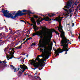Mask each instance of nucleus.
I'll return each instance as SVG.
<instances>
[{
    "mask_svg": "<svg viewBox=\"0 0 80 80\" xmlns=\"http://www.w3.org/2000/svg\"><path fill=\"white\" fill-rule=\"evenodd\" d=\"M22 11L18 10L17 12L16 13L14 16L10 13L9 18H11L12 19H14V20H17L16 18H18V17L22 16Z\"/></svg>",
    "mask_w": 80,
    "mask_h": 80,
    "instance_id": "f257e3e1",
    "label": "nucleus"
},
{
    "mask_svg": "<svg viewBox=\"0 0 80 80\" xmlns=\"http://www.w3.org/2000/svg\"><path fill=\"white\" fill-rule=\"evenodd\" d=\"M0 12H2L4 17H5L6 18H10V13L8 12V10H5L3 8H2V11H1Z\"/></svg>",
    "mask_w": 80,
    "mask_h": 80,
    "instance_id": "f03ea898",
    "label": "nucleus"
},
{
    "mask_svg": "<svg viewBox=\"0 0 80 80\" xmlns=\"http://www.w3.org/2000/svg\"><path fill=\"white\" fill-rule=\"evenodd\" d=\"M43 41L45 44H48V37H45L43 38Z\"/></svg>",
    "mask_w": 80,
    "mask_h": 80,
    "instance_id": "7ed1b4c3",
    "label": "nucleus"
},
{
    "mask_svg": "<svg viewBox=\"0 0 80 80\" xmlns=\"http://www.w3.org/2000/svg\"><path fill=\"white\" fill-rule=\"evenodd\" d=\"M10 67H11V69H12V70H14V72H18V69L17 70V68H15V67L13 66V65H11L10 66Z\"/></svg>",
    "mask_w": 80,
    "mask_h": 80,
    "instance_id": "20e7f679",
    "label": "nucleus"
},
{
    "mask_svg": "<svg viewBox=\"0 0 80 80\" xmlns=\"http://www.w3.org/2000/svg\"><path fill=\"white\" fill-rule=\"evenodd\" d=\"M63 50V48L58 49V51H57L56 53H57V54H59L61 53H63V52H64Z\"/></svg>",
    "mask_w": 80,
    "mask_h": 80,
    "instance_id": "39448f33",
    "label": "nucleus"
},
{
    "mask_svg": "<svg viewBox=\"0 0 80 80\" xmlns=\"http://www.w3.org/2000/svg\"><path fill=\"white\" fill-rule=\"evenodd\" d=\"M3 68H5V67H7V66H8V65H7V64H6V63H7V62L3 61Z\"/></svg>",
    "mask_w": 80,
    "mask_h": 80,
    "instance_id": "423d86ee",
    "label": "nucleus"
},
{
    "mask_svg": "<svg viewBox=\"0 0 80 80\" xmlns=\"http://www.w3.org/2000/svg\"><path fill=\"white\" fill-rule=\"evenodd\" d=\"M72 3H73L72 2H69V3H66V5L67 6V7H72V5H71V4H72Z\"/></svg>",
    "mask_w": 80,
    "mask_h": 80,
    "instance_id": "0eeeda50",
    "label": "nucleus"
},
{
    "mask_svg": "<svg viewBox=\"0 0 80 80\" xmlns=\"http://www.w3.org/2000/svg\"><path fill=\"white\" fill-rule=\"evenodd\" d=\"M62 41L64 44V46H65L67 45V43H68V41H66L65 40H64V39H62Z\"/></svg>",
    "mask_w": 80,
    "mask_h": 80,
    "instance_id": "6e6552de",
    "label": "nucleus"
},
{
    "mask_svg": "<svg viewBox=\"0 0 80 80\" xmlns=\"http://www.w3.org/2000/svg\"><path fill=\"white\" fill-rule=\"evenodd\" d=\"M62 28H63V26H62V25L60 24L59 25V27H58V28L59 29L61 30H63Z\"/></svg>",
    "mask_w": 80,
    "mask_h": 80,
    "instance_id": "1a4fd4ad",
    "label": "nucleus"
},
{
    "mask_svg": "<svg viewBox=\"0 0 80 80\" xmlns=\"http://www.w3.org/2000/svg\"><path fill=\"white\" fill-rule=\"evenodd\" d=\"M68 44H67L66 46H64V47H63L62 48L64 49H67V48H68Z\"/></svg>",
    "mask_w": 80,
    "mask_h": 80,
    "instance_id": "9d476101",
    "label": "nucleus"
},
{
    "mask_svg": "<svg viewBox=\"0 0 80 80\" xmlns=\"http://www.w3.org/2000/svg\"><path fill=\"white\" fill-rule=\"evenodd\" d=\"M24 69H22L21 70V72H22V73H23V72H25V70H27V69H28V67H26V68H24Z\"/></svg>",
    "mask_w": 80,
    "mask_h": 80,
    "instance_id": "9b49d317",
    "label": "nucleus"
},
{
    "mask_svg": "<svg viewBox=\"0 0 80 80\" xmlns=\"http://www.w3.org/2000/svg\"><path fill=\"white\" fill-rule=\"evenodd\" d=\"M23 74V72H22L20 71L18 72L17 74V75H22Z\"/></svg>",
    "mask_w": 80,
    "mask_h": 80,
    "instance_id": "f8f14e48",
    "label": "nucleus"
},
{
    "mask_svg": "<svg viewBox=\"0 0 80 80\" xmlns=\"http://www.w3.org/2000/svg\"><path fill=\"white\" fill-rule=\"evenodd\" d=\"M22 45H20V46L18 48V46L15 48V49H21L22 48Z\"/></svg>",
    "mask_w": 80,
    "mask_h": 80,
    "instance_id": "ddd939ff",
    "label": "nucleus"
},
{
    "mask_svg": "<svg viewBox=\"0 0 80 80\" xmlns=\"http://www.w3.org/2000/svg\"><path fill=\"white\" fill-rule=\"evenodd\" d=\"M50 56H51V55H49L48 56L47 55H46L45 56V59H48Z\"/></svg>",
    "mask_w": 80,
    "mask_h": 80,
    "instance_id": "4468645a",
    "label": "nucleus"
},
{
    "mask_svg": "<svg viewBox=\"0 0 80 80\" xmlns=\"http://www.w3.org/2000/svg\"><path fill=\"white\" fill-rule=\"evenodd\" d=\"M50 56H51V55H49L48 56L47 55H46L45 56V59H48Z\"/></svg>",
    "mask_w": 80,
    "mask_h": 80,
    "instance_id": "2eb2a0df",
    "label": "nucleus"
},
{
    "mask_svg": "<svg viewBox=\"0 0 80 80\" xmlns=\"http://www.w3.org/2000/svg\"><path fill=\"white\" fill-rule=\"evenodd\" d=\"M50 56H51V55H49L48 56L47 55H46L45 56V59H48Z\"/></svg>",
    "mask_w": 80,
    "mask_h": 80,
    "instance_id": "dca6fc26",
    "label": "nucleus"
},
{
    "mask_svg": "<svg viewBox=\"0 0 80 80\" xmlns=\"http://www.w3.org/2000/svg\"><path fill=\"white\" fill-rule=\"evenodd\" d=\"M5 33L3 32H1L0 33V37H2H2H5Z\"/></svg>",
    "mask_w": 80,
    "mask_h": 80,
    "instance_id": "f3484780",
    "label": "nucleus"
},
{
    "mask_svg": "<svg viewBox=\"0 0 80 80\" xmlns=\"http://www.w3.org/2000/svg\"><path fill=\"white\" fill-rule=\"evenodd\" d=\"M16 12H16V11H12L11 15H14V16H15V14L16 13H16Z\"/></svg>",
    "mask_w": 80,
    "mask_h": 80,
    "instance_id": "a211bd4d",
    "label": "nucleus"
},
{
    "mask_svg": "<svg viewBox=\"0 0 80 80\" xmlns=\"http://www.w3.org/2000/svg\"><path fill=\"white\" fill-rule=\"evenodd\" d=\"M61 44H62L61 45V46H62V47H65V44H64V43H63L62 41L61 42Z\"/></svg>",
    "mask_w": 80,
    "mask_h": 80,
    "instance_id": "6ab92c4d",
    "label": "nucleus"
},
{
    "mask_svg": "<svg viewBox=\"0 0 80 80\" xmlns=\"http://www.w3.org/2000/svg\"><path fill=\"white\" fill-rule=\"evenodd\" d=\"M54 33H56L57 35H58V36L60 35V33H58V32L57 31H54Z\"/></svg>",
    "mask_w": 80,
    "mask_h": 80,
    "instance_id": "aec40b11",
    "label": "nucleus"
},
{
    "mask_svg": "<svg viewBox=\"0 0 80 80\" xmlns=\"http://www.w3.org/2000/svg\"><path fill=\"white\" fill-rule=\"evenodd\" d=\"M27 14H28V12L25 13L22 12L21 16H22V15H27Z\"/></svg>",
    "mask_w": 80,
    "mask_h": 80,
    "instance_id": "412c9836",
    "label": "nucleus"
},
{
    "mask_svg": "<svg viewBox=\"0 0 80 80\" xmlns=\"http://www.w3.org/2000/svg\"><path fill=\"white\" fill-rule=\"evenodd\" d=\"M28 11V10H25V9H23L21 11L22 12H23L24 13H25V12H27V11Z\"/></svg>",
    "mask_w": 80,
    "mask_h": 80,
    "instance_id": "4be33fe9",
    "label": "nucleus"
},
{
    "mask_svg": "<svg viewBox=\"0 0 80 80\" xmlns=\"http://www.w3.org/2000/svg\"><path fill=\"white\" fill-rule=\"evenodd\" d=\"M19 67H24V68H26V67H27V66L26 65H20Z\"/></svg>",
    "mask_w": 80,
    "mask_h": 80,
    "instance_id": "5701e85b",
    "label": "nucleus"
},
{
    "mask_svg": "<svg viewBox=\"0 0 80 80\" xmlns=\"http://www.w3.org/2000/svg\"><path fill=\"white\" fill-rule=\"evenodd\" d=\"M39 47L41 48H45V46H42V45L41 44H40V46H39Z\"/></svg>",
    "mask_w": 80,
    "mask_h": 80,
    "instance_id": "b1692460",
    "label": "nucleus"
},
{
    "mask_svg": "<svg viewBox=\"0 0 80 80\" xmlns=\"http://www.w3.org/2000/svg\"><path fill=\"white\" fill-rule=\"evenodd\" d=\"M56 22H59V20H60V18H56Z\"/></svg>",
    "mask_w": 80,
    "mask_h": 80,
    "instance_id": "393cba45",
    "label": "nucleus"
},
{
    "mask_svg": "<svg viewBox=\"0 0 80 80\" xmlns=\"http://www.w3.org/2000/svg\"><path fill=\"white\" fill-rule=\"evenodd\" d=\"M41 34H40L41 35H42V34H44V33H45V32H43V31H41Z\"/></svg>",
    "mask_w": 80,
    "mask_h": 80,
    "instance_id": "a878e982",
    "label": "nucleus"
},
{
    "mask_svg": "<svg viewBox=\"0 0 80 80\" xmlns=\"http://www.w3.org/2000/svg\"><path fill=\"white\" fill-rule=\"evenodd\" d=\"M39 59H40V58L39 57H37V58L35 59V60L36 61H39Z\"/></svg>",
    "mask_w": 80,
    "mask_h": 80,
    "instance_id": "bb28decb",
    "label": "nucleus"
},
{
    "mask_svg": "<svg viewBox=\"0 0 80 80\" xmlns=\"http://www.w3.org/2000/svg\"><path fill=\"white\" fill-rule=\"evenodd\" d=\"M33 17L34 18H38V17L35 15L33 16Z\"/></svg>",
    "mask_w": 80,
    "mask_h": 80,
    "instance_id": "cd10ccee",
    "label": "nucleus"
},
{
    "mask_svg": "<svg viewBox=\"0 0 80 80\" xmlns=\"http://www.w3.org/2000/svg\"><path fill=\"white\" fill-rule=\"evenodd\" d=\"M20 22H24V23L25 24H27V22H25V21H24V20H21L20 21Z\"/></svg>",
    "mask_w": 80,
    "mask_h": 80,
    "instance_id": "c85d7f7f",
    "label": "nucleus"
},
{
    "mask_svg": "<svg viewBox=\"0 0 80 80\" xmlns=\"http://www.w3.org/2000/svg\"><path fill=\"white\" fill-rule=\"evenodd\" d=\"M27 12H28L29 13H30V14L32 13V12H31V11H30V10H28Z\"/></svg>",
    "mask_w": 80,
    "mask_h": 80,
    "instance_id": "c756f323",
    "label": "nucleus"
},
{
    "mask_svg": "<svg viewBox=\"0 0 80 80\" xmlns=\"http://www.w3.org/2000/svg\"><path fill=\"white\" fill-rule=\"evenodd\" d=\"M30 39H31V38H27L26 39V40L25 41L27 42H28V41L29 40H30Z\"/></svg>",
    "mask_w": 80,
    "mask_h": 80,
    "instance_id": "7c9ffc66",
    "label": "nucleus"
},
{
    "mask_svg": "<svg viewBox=\"0 0 80 80\" xmlns=\"http://www.w3.org/2000/svg\"><path fill=\"white\" fill-rule=\"evenodd\" d=\"M36 35H37V36H40V35H39V34H34L32 35L33 37H34Z\"/></svg>",
    "mask_w": 80,
    "mask_h": 80,
    "instance_id": "2f4dec72",
    "label": "nucleus"
},
{
    "mask_svg": "<svg viewBox=\"0 0 80 80\" xmlns=\"http://www.w3.org/2000/svg\"><path fill=\"white\" fill-rule=\"evenodd\" d=\"M0 63H1L3 65V61H0Z\"/></svg>",
    "mask_w": 80,
    "mask_h": 80,
    "instance_id": "473e14b6",
    "label": "nucleus"
},
{
    "mask_svg": "<svg viewBox=\"0 0 80 80\" xmlns=\"http://www.w3.org/2000/svg\"><path fill=\"white\" fill-rule=\"evenodd\" d=\"M32 44L33 45V47H35V46L36 45V44H35V42L32 43Z\"/></svg>",
    "mask_w": 80,
    "mask_h": 80,
    "instance_id": "72a5a7b5",
    "label": "nucleus"
},
{
    "mask_svg": "<svg viewBox=\"0 0 80 80\" xmlns=\"http://www.w3.org/2000/svg\"><path fill=\"white\" fill-rule=\"evenodd\" d=\"M5 29H6V32H8V29H7V27L5 26Z\"/></svg>",
    "mask_w": 80,
    "mask_h": 80,
    "instance_id": "f704fd0d",
    "label": "nucleus"
},
{
    "mask_svg": "<svg viewBox=\"0 0 80 80\" xmlns=\"http://www.w3.org/2000/svg\"><path fill=\"white\" fill-rule=\"evenodd\" d=\"M20 30H21V29L16 31L15 32V33H17L18 32H19V31H20Z\"/></svg>",
    "mask_w": 80,
    "mask_h": 80,
    "instance_id": "c9c22d12",
    "label": "nucleus"
},
{
    "mask_svg": "<svg viewBox=\"0 0 80 80\" xmlns=\"http://www.w3.org/2000/svg\"><path fill=\"white\" fill-rule=\"evenodd\" d=\"M70 48H69L68 49V50H63V51L64 52H65V51H66V52H68V50H69V49H70Z\"/></svg>",
    "mask_w": 80,
    "mask_h": 80,
    "instance_id": "e433bc0d",
    "label": "nucleus"
},
{
    "mask_svg": "<svg viewBox=\"0 0 80 80\" xmlns=\"http://www.w3.org/2000/svg\"><path fill=\"white\" fill-rule=\"evenodd\" d=\"M55 15H56L55 14H52L51 15V17H55Z\"/></svg>",
    "mask_w": 80,
    "mask_h": 80,
    "instance_id": "4c0bfd02",
    "label": "nucleus"
},
{
    "mask_svg": "<svg viewBox=\"0 0 80 80\" xmlns=\"http://www.w3.org/2000/svg\"><path fill=\"white\" fill-rule=\"evenodd\" d=\"M68 12H69V13H68V14L69 15V13H72V12H73V11H72V10L70 11H68Z\"/></svg>",
    "mask_w": 80,
    "mask_h": 80,
    "instance_id": "58836bf2",
    "label": "nucleus"
},
{
    "mask_svg": "<svg viewBox=\"0 0 80 80\" xmlns=\"http://www.w3.org/2000/svg\"><path fill=\"white\" fill-rule=\"evenodd\" d=\"M77 11H78V8L76 9L75 12H77Z\"/></svg>",
    "mask_w": 80,
    "mask_h": 80,
    "instance_id": "ea45409f",
    "label": "nucleus"
},
{
    "mask_svg": "<svg viewBox=\"0 0 80 80\" xmlns=\"http://www.w3.org/2000/svg\"><path fill=\"white\" fill-rule=\"evenodd\" d=\"M20 67L22 69H24V68H24V67H22V66Z\"/></svg>",
    "mask_w": 80,
    "mask_h": 80,
    "instance_id": "a19ab883",
    "label": "nucleus"
},
{
    "mask_svg": "<svg viewBox=\"0 0 80 80\" xmlns=\"http://www.w3.org/2000/svg\"><path fill=\"white\" fill-rule=\"evenodd\" d=\"M52 46H53V44L50 47L51 50H52Z\"/></svg>",
    "mask_w": 80,
    "mask_h": 80,
    "instance_id": "79ce46f5",
    "label": "nucleus"
},
{
    "mask_svg": "<svg viewBox=\"0 0 80 80\" xmlns=\"http://www.w3.org/2000/svg\"><path fill=\"white\" fill-rule=\"evenodd\" d=\"M28 32H29V34H30V32L31 30H28Z\"/></svg>",
    "mask_w": 80,
    "mask_h": 80,
    "instance_id": "37998d69",
    "label": "nucleus"
},
{
    "mask_svg": "<svg viewBox=\"0 0 80 80\" xmlns=\"http://www.w3.org/2000/svg\"><path fill=\"white\" fill-rule=\"evenodd\" d=\"M74 23H72V27H73V26H74V25H75V24H74Z\"/></svg>",
    "mask_w": 80,
    "mask_h": 80,
    "instance_id": "c03bdc74",
    "label": "nucleus"
},
{
    "mask_svg": "<svg viewBox=\"0 0 80 80\" xmlns=\"http://www.w3.org/2000/svg\"><path fill=\"white\" fill-rule=\"evenodd\" d=\"M7 49V48H6L5 49H4V52H6V50Z\"/></svg>",
    "mask_w": 80,
    "mask_h": 80,
    "instance_id": "a18cd8bd",
    "label": "nucleus"
},
{
    "mask_svg": "<svg viewBox=\"0 0 80 80\" xmlns=\"http://www.w3.org/2000/svg\"><path fill=\"white\" fill-rule=\"evenodd\" d=\"M63 37H64V39L65 38V33H64V34L63 35Z\"/></svg>",
    "mask_w": 80,
    "mask_h": 80,
    "instance_id": "49530a36",
    "label": "nucleus"
},
{
    "mask_svg": "<svg viewBox=\"0 0 80 80\" xmlns=\"http://www.w3.org/2000/svg\"><path fill=\"white\" fill-rule=\"evenodd\" d=\"M48 16L49 17H52V16H51V15H50L49 14H48Z\"/></svg>",
    "mask_w": 80,
    "mask_h": 80,
    "instance_id": "de8ad7c7",
    "label": "nucleus"
},
{
    "mask_svg": "<svg viewBox=\"0 0 80 80\" xmlns=\"http://www.w3.org/2000/svg\"><path fill=\"white\" fill-rule=\"evenodd\" d=\"M76 3H76V6H77V5H78V3H79V2H77Z\"/></svg>",
    "mask_w": 80,
    "mask_h": 80,
    "instance_id": "09e8293b",
    "label": "nucleus"
},
{
    "mask_svg": "<svg viewBox=\"0 0 80 80\" xmlns=\"http://www.w3.org/2000/svg\"><path fill=\"white\" fill-rule=\"evenodd\" d=\"M79 7L78 6H77L76 8H80V5H78Z\"/></svg>",
    "mask_w": 80,
    "mask_h": 80,
    "instance_id": "8fccbe9b",
    "label": "nucleus"
},
{
    "mask_svg": "<svg viewBox=\"0 0 80 80\" xmlns=\"http://www.w3.org/2000/svg\"><path fill=\"white\" fill-rule=\"evenodd\" d=\"M78 38L79 39V41H80V36H79Z\"/></svg>",
    "mask_w": 80,
    "mask_h": 80,
    "instance_id": "3c124183",
    "label": "nucleus"
},
{
    "mask_svg": "<svg viewBox=\"0 0 80 80\" xmlns=\"http://www.w3.org/2000/svg\"><path fill=\"white\" fill-rule=\"evenodd\" d=\"M38 67L37 66V67H35V69H37V68H38Z\"/></svg>",
    "mask_w": 80,
    "mask_h": 80,
    "instance_id": "603ef678",
    "label": "nucleus"
},
{
    "mask_svg": "<svg viewBox=\"0 0 80 80\" xmlns=\"http://www.w3.org/2000/svg\"><path fill=\"white\" fill-rule=\"evenodd\" d=\"M65 52H65V53L64 54V55H66V54H67V51H65Z\"/></svg>",
    "mask_w": 80,
    "mask_h": 80,
    "instance_id": "864d4df0",
    "label": "nucleus"
},
{
    "mask_svg": "<svg viewBox=\"0 0 80 80\" xmlns=\"http://www.w3.org/2000/svg\"><path fill=\"white\" fill-rule=\"evenodd\" d=\"M3 28V27H2L1 28H0V30H2V29Z\"/></svg>",
    "mask_w": 80,
    "mask_h": 80,
    "instance_id": "5fc2aeb1",
    "label": "nucleus"
},
{
    "mask_svg": "<svg viewBox=\"0 0 80 80\" xmlns=\"http://www.w3.org/2000/svg\"><path fill=\"white\" fill-rule=\"evenodd\" d=\"M58 30L59 31V32H62V31H61V30H60V29H58Z\"/></svg>",
    "mask_w": 80,
    "mask_h": 80,
    "instance_id": "6e6d98bb",
    "label": "nucleus"
},
{
    "mask_svg": "<svg viewBox=\"0 0 80 80\" xmlns=\"http://www.w3.org/2000/svg\"><path fill=\"white\" fill-rule=\"evenodd\" d=\"M77 2L76 1V2H74V5H76V4L77 3Z\"/></svg>",
    "mask_w": 80,
    "mask_h": 80,
    "instance_id": "4d7b16f0",
    "label": "nucleus"
},
{
    "mask_svg": "<svg viewBox=\"0 0 80 80\" xmlns=\"http://www.w3.org/2000/svg\"><path fill=\"white\" fill-rule=\"evenodd\" d=\"M65 40L66 41H69V40L68 39H65Z\"/></svg>",
    "mask_w": 80,
    "mask_h": 80,
    "instance_id": "13d9d810",
    "label": "nucleus"
},
{
    "mask_svg": "<svg viewBox=\"0 0 80 80\" xmlns=\"http://www.w3.org/2000/svg\"><path fill=\"white\" fill-rule=\"evenodd\" d=\"M64 11H65V12H67V10H66V9H64Z\"/></svg>",
    "mask_w": 80,
    "mask_h": 80,
    "instance_id": "bf43d9fd",
    "label": "nucleus"
},
{
    "mask_svg": "<svg viewBox=\"0 0 80 80\" xmlns=\"http://www.w3.org/2000/svg\"><path fill=\"white\" fill-rule=\"evenodd\" d=\"M64 11H65V12H67V10H66V9H64Z\"/></svg>",
    "mask_w": 80,
    "mask_h": 80,
    "instance_id": "052dcab7",
    "label": "nucleus"
},
{
    "mask_svg": "<svg viewBox=\"0 0 80 80\" xmlns=\"http://www.w3.org/2000/svg\"><path fill=\"white\" fill-rule=\"evenodd\" d=\"M64 11H65V12H67V10H66V9H64Z\"/></svg>",
    "mask_w": 80,
    "mask_h": 80,
    "instance_id": "680f3d73",
    "label": "nucleus"
},
{
    "mask_svg": "<svg viewBox=\"0 0 80 80\" xmlns=\"http://www.w3.org/2000/svg\"><path fill=\"white\" fill-rule=\"evenodd\" d=\"M69 2H72V1L71 0H69Z\"/></svg>",
    "mask_w": 80,
    "mask_h": 80,
    "instance_id": "e2e57ef3",
    "label": "nucleus"
},
{
    "mask_svg": "<svg viewBox=\"0 0 80 80\" xmlns=\"http://www.w3.org/2000/svg\"><path fill=\"white\" fill-rule=\"evenodd\" d=\"M5 42L4 41H2V42H1V44H2V43H4Z\"/></svg>",
    "mask_w": 80,
    "mask_h": 80,
    "instance_id": "0e129e2a",
    "label": "nucleus"
},
{
    "mask_svg": "<svg viewBox=\"0 0 80 80\" xmlns=\"http://www.w3.org/2000/svg\"><path fill=\"white\" fill-rule=\"evenodd\" d=\"M18 77H21V76H22L21 75H18Z\"/></svg>",
    "mask_w": 80,
    "mask_h": 80,
    "instance_id": "69168bd1",
    "label": "nucleus"
},
{
    "mask_svg": "<svg viewBox=\"0 0 80 80\" xmlns=\"http://www.w3.org/2000/svg\"><path fill=\"white\" fill-rule=\"evenodd\" d=\"M42 66H43V65L40 64V67H42Z\"/></svg>",
    "mask_w": 80,
    "mask_h": 80,
    "instance_id": "338daca9",
    "label": "nucleus"
},
{
    "mask_svg": "<svg viewBox=\"0 0 80 80\" xmlns=\"http://www.w3.org/2000/svg\"><path fill=\"white\" fill-rule=\"evenodd\" d=\"M40 23H39V22H38L37 23V25H40Z\"/></svg>",
    "mask_w": 80,
    "mask_h": 80,
    "instance_id": "774afa93",
    "label": "nucleus"
}]
</instances>
